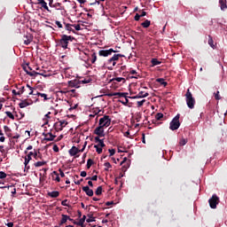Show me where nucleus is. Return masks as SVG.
<instances>
[{"label":"nucleus","instance_id":"1","mask_svg":"<svg viewBox=\"0 0 227 227\" xmlns=\"http://www.w3.org/2000/svg\"><path fill=\"white\" fill-rule=\"evenodd\" d=\"M74 40H75V37L72 35H60V39L58 41L57 45L58 47H61L62 49L67 50L69 49L68 45Z\"/></svg>","mask_w":227,"mask_h":227},{"label":"nucleus","instance_id":"2","mask_svg":"<svg viewBox=\"0 0 227 227\" xmlns=\"http://www.w3.org/2000/svg\"><path fill=\"white\" fill-rule=\"evenodd\" d=\"M185 97H186V104L189 109H194L196 99H194V98L192 97V93H191V90L189 89L187 90Z\"/></svg>","mask_w":227,"mask_h":227},{"label":"nucleus","instance_id":"3","mask_svg":"<svg viewBox=\"0 0 227 227\" xmlns=\"http://www.w3.org/2000/svg\"><path fill=\"white\" fill-rule=\"evenodd\" d=\"M169 129L170 130H178L180 129V114L176 115L170 121Z\"/></svg>","mask_w":227,"mask_h":227},{"label":"nucleus","instance_id":"4","mask_svg":"<svg viewBox=\"0 0 227 227\" xmlns=\"http://www.w3.org/2000/svg\"><path fill=\"white\" fill-rule=\"evenodd\" d=\"M111 125V117L109 115H104L102 118L99 119V126L101 127H109Z\"/></svg>","mask_w":227,"mask_h":227},{"label":"nucleus","instance_id":"5","mask_svg":"<svg viewBox=\"0 0 227 227\" xmlns=\"http://www.w3.org/2000/svg\"><path fill=\"white\" fill-rule=\"evenodd\" d=\"M208 203L211 208H217V205H219V197L214 194L212 198L209 199Z\"/></svg>","mask_w":227,"mask_h":227},{"label":"nucleus","instance_id":"6","mask_svg":"<svg viewBox=\"0 0 227 227\" xmlns=\"http://www.w3.org/2000/svg\"><path fill=\"white\" fill-rule=\"evenodd\" d=\"M68 125V122L65 120L59 121V122L54 123V128L57 132H59L60 130H63V128Z\"/></svg>","mask_w":227,"mask_h":227},{"label":"nucleus","instance_id":"7","mask_svg":"<svg viewBox=\"0 0 227 227\" xmlns=\"http://www.w3.org/2000/svg\"><path fill=\"white\" fill-rule=\"evenodd\" d=\"M113 52H118L117 51H114L113 48L109 50H100L98 51L99 56H102L103 58H107V56H111Z\"/></svg>","mask_w":227,"mask_h":227},{"label":"nucleus","instance_id":"8","mask_svg":"<svg viewBox=\"0 0 227 227\" xmlns=\"http://www.w3.org/2000/svg\"><path fill=\"white\" fill-rule=\"evenodd\" d=\"M120 58H125V55L114 54L112 58H110L107 60V65H111V63H113V61H118L120 59Z\"/></svg>","mask_w":227,"mask_h":227},{"label":"nucleus","instance_id":"9","mask_svg":"<svg viewBox=\"0 0 227 227\" xmlns=\"http://www.w3.org/2000/svg\"><path fill=\"white\" fill-rule=\"evenodd\" d=\"M92 113L96 117V121H98V116H102L104 114V110H100V108L96 107L92 109Z\"/></svg>","mask_w":227,"mask_h":227},{"label":"nucleus","instance_id":"10","mask_svg":"<svg viewBox=\"0 0 227 227\" xmlns=\"http://www.w3.org/2000/svg\"><path fill=\"white\" fill-rule=\"evenodd\" d=\"M94 134H96L99 137H104V136H106V134H104V127H101L99 125L98 128L95 129Z\"/></svg>","mask_w":227,"mask_h":227},{"label":"nucleus","instance_id":"11","mask_svg":"<svg viewBox=\"0 0 227 227\" xmlns=\"http://www.w3.org/2000/svg\"><path fill=\"white\" fill-rule=\"evenodd\" d=\"M127 95H129L128 92H114V93L108 94V97H119V98H127Z\"/></svg>","mask_w":227,"mask_h":227},{"label":"nucleus","instance_id":"12","mask_svg":"<svg viewBox=\"0 0 227 227\" xmlns=\"http://www.w3.org/2000/svg\"><path fill=\"white\" fill-rule=\"evenodd\" d=\"M43 136L44 137V141H54L56 139V135H52V133H43Z\"/></svg>","mask_w":227,"mask_h":227},{"label":"nucleus","instance_id":"13","mask_svg":"<svg viewBox=\"0 0 227 227\" xmlns=\"http://www.w3.org/2000/svg\"><path fill=\"white\" fill-rule=\"evenodd\" d=\"M148 95H150L148 92H145V91H140L137 96L134 97H129V98H146V97H148Z\"/></svg>","mask_w":227,"mask_h":227},{"label":"nucleus","instance_id":"14","mask_svg":"<svg viewBox=\"0 0 227 227\" xmlns=\"http://www.w3.org/2000/svg\"><path fill=\"white\" fill-rule=\"evenodd\" d=\"M37 4H40L41 10L43 8V10H46L47 12H51L49 9V6H47V2L45 0H37Z\"/></svg>","mask_w":227,"mask_h":227},{"label":"nucleus","instance_id":"15","mask_svg":"<svg viewBox=\"0 0 227 227\" xmlns=\"http://www.w3.org/2000/svg\"><path fill=\"white\" fill-rule=\"evenodd\" d=\"M81 84L80 81L74 80V81H69L68 82V86L70 88H79V85Z\"/></svg>","mask_w":227,"mask_h":227},{"label":"nucleus","instance_id":"16","mask_svg":"<svg viewBox=\"0 0 227 227\" xmlns=\"http://www.w3.org/2000/svg\"><path fill=\"white\" fill-rule=\"evenodd\" d=\"M82 189L87 196H90V198L93 196V191L90 189V186H83Z\"/></svg>","mask_w":227,"mask_h":227},{"label":"nucleus","instance_id":"17","mask_svg":"<svg viewBox=\"0 0 227 227\" xmlns=\"http://www.w3.org/2000/svg\"><path fill=\"white\" fill-rule=\"evenodd\" d=\"M51 178L55 182H61V178L59 177V174L58 173V171H53L51 173Z\"/></svg>","mask_w":227,"mask_h":227},{"label":"nucleus","instance_id":"18","mask_svg":"<svg viewBox=\"0 0 227 227\" xmlns=\"http://www.w3.org/2000/svg\"><path fill=\"white\" fill-rule=\"evenodd\" d=\"M77 153H79V148L73 146L70 150H69V155H71V157H74V155H77Z\"/></svg>","mask_w":227,"mask_h":227},{"label":"nucleus","instance_id":"19","mask_svg":"<svg viewBox=\"0 0 227 227\" xmlns=\"http://www.w3.org/2000/svg\"><path fill=\"white\" fill-rule=\"evenodd\" d=\"M23 69L25 70V72L27 75H30V77H36V75H38V72L29 71V70H27V67H23Z\"/></svg>","mask_w":227,"mask_h":227},{"label":"nucleus","instance_id":"20","mask_svg":"<svg viewBox=\"0 0 227 227\" xmlns=\"http://www.w3.org/2000/svg\"><path fill=\"white\" fill-rule=\"evenodd\" d=\"M18 90H20V92H17V90H12V95H14L15 97H17V95L20 96L22 95V93H24V91H26V88L24 86H21Z\"/></svg>","mask_w":227,"mask_h":227},{"label":"nucleus","instance_id":"21","mask_svg":"<svg viewBox=\"0 0 227 227\" xmlns=\"http://www.w3.org/2000/svg\"><path fill=\"white\" fill-rule=\"evenodd\" d=\"M64 25H65V29L67 31H69V33H71V32L75 33V30H74V28H72L74 25H72L70 23H66V22H64Z\"/></svg>","mask_w":227,"mask_h":227},{"label":"nucleus","instance_id":"22","mask_svg":"<svg viewBox=\"0 0 227 227\" xmlns=\"http://www.w3.org/2000/svg\"><path fill=\"white\" fill-rule=\"evenodd\" d=\"M27 106H31V103L27 102V99L21 100V102L19 104L20 109H24V107H27Z\"/></svg>","mask_w":227,"mask_h":227},{"label":"nucleus","instance_id":"23","mask_svg":"<svg viewBox=\"0 0 227 227\" xmlns=\"http://www.w3.org/2000/svg\"><path fill=\"white\" fill-rule=\"evenodd\" d=\"M86 221V215H83L82 218L79 220V222H74V224H77V226L84 227V222Z\"/></svg>","mask_w":227,"mask_h":227},{"label":"nucleus","instance_id":"24","mask_svg":"<svg viewBox=\"0 0 227 227\" xmlns=\"http://www.w3.org/2000/svg\"><path fill=\"white\" fill-rule=\"evenodd\" d=\"M68 219H70V216H68L67 215H62V218H61V221L59 223V226L65 224L67 223V221H68Z\"/></svg>","mask_w":227,"mask_h":227},{"label":"nucleus","instance_id":"25","mask_svg":"<svg viewBox=\"0 0 227 227\" xmlns=\"http://www.w3.org/2000/svg\"><path fill=\"white\" fill-rule=\"evenodd\" d=\"M156 82H160L161 86H164L166 88L168 86V82L164 80V78H158L156 79Z\"/></svg>","mask_w":227,"mask_h":227},{"label":"nucleus","instance_id":"26","mask_svg":"<svg viewBox=\"0 0 227 227\" xmlns=\"http://www.w3.org/2000/svg\"><path fill=\"white\" fill-rule=\"evenodd\" d=\"M4 189H8V191H11L12 194H17V189H15L13 185L4 186Z\"/></svg>","mask_w":227,"mask_h":227},{"label":"nucleus","instance_id":"27","mask_svg":"<svg viewBox=\"0 0 227 227\" xmlns=\"http://www.w3.org/2000/svg\"><path fill=\"white\" fill-rule=\"evenodd\" d=\"M48 196H50V198H58L59 196V192L58 191L50 192H48Z\"/></svg>","mask_w":227,"mask_h":227},{"label":"nucleus","instance_id":"28","mask_svg":"<svg viewBox=\"0 0 227 227\" xmlns=\"http://www.w3.org/2000/svg\"><path fill=\"white\" fill-rule=\"evenodd\" d=\"M4 130L6 134V136H8V137H12V129H10V127L4 126Z\"/></svg>","mask_w":227,"mask_h":227},{"label":"nucleus","instance_id":"29","mask_svg":"<svg viewBox=\"0 0 227 227\" xmlns=\"http://www.w3.org/2000/svg\"><path fill=\"white\" fill-rule=\"evenodd\" d=\"M91 81H93L91 79V77H87V78L80 81V84H90V82H91Z\"/></svg>","mask_w":227,"mask_h":227},{"label":"nucleus","instance_id":"30","mask_svg":"<svg viewBox=\"0 0 227 227\" xmlns=\"http://www.w3.org/2000/svg\"><path fill=\"white\" fill-rule=\"evenodd\" d=\"M151 63H152V67H157V65H160V63L162 62H160L157 59H152Z\"/></svg>","mask_w":227,"mask_h":227},{"label":"nucleus","instance_id":"31","mask_svg":"<svg viewBox=\"0 0 227 227\" xmlns=\"http://www.w3.org/2000/svg\"><path fill=\"white\" fill-rule=\"evenodd\" d=\"M38 75H42L43 77H51V74L47 73L45 70H41L38 73Z\"/></svg>","mask_w":227,"mask_h":227},{"label":"nucleus","instance_id":"32","mask_svg":"<svg viewBox=\"0 0 227 227\" xmlns=\"http://www.w3.org/2000/svg\"><path fill=\"white\" fill-rule=\"evenodd\" d=\"M36 95H37V97H41L42 98H43V100L50 99L49 98H47V94H45V93H41V92L36 91Z\"/></svg>","mask_w":227,"mask_h":227},{"label":"nucleus","instance_id":"33","mask_svg":"<svg viewBox=\"0 0 227 227\" xmlns=\"http://www.w3.org/2000/svg\"><path fill=\"white\" fill-rule=\"evenodd\" d=\"M47 164V161H37L34 163L35 168H41V166H45Z\"/></svg>","mask_w":227,"mask_h":227},{"label":"nucleus","instance_id":"34","mask_svg":"<svg viewBox=\"0 0 227 227\" xmlns=\"http://www.w3.org/2000/svg\"><path fill=\"white\" fill-rule=\"evenodd\" d=\"M151 21L148 20H145L144 22L141 23V26H143L145 29L147 27H150Z\"/></svg>","mask_w":227,"mask_h":227},{"label":"nucleus","instance_id":"35","mask_svg":"<svg viewBox=\"0 0 227 227\" xmlns=\"http://www.w3.org/2000/svg\"><path fill=\"white\" fill-rule=\"evenodd\" d=\"M97 61V53H92L91 57H90V63H92V65H94V63H96Z\"/></svg>","mask_w":227,"mask_h":227},{"label":"nucleus","instance_id":"36","mask_svg":"<svg viewBox=\"0 0 227 227\" xmlns=\"http://www.w3.org/2000/svg\"><path fill=\"white\" fill-rule=\"evenodd\" d=\"M34 159H35V160H38L39 159H42V154H40V152L35 151Z\"/></svg>","mask_w":227,"mask_h":227},{"label":"nucleus","instance_id":"37","mask_svg":"<svg viewBox=\"0 0 227 227\" xmlns=\"http://www.w3.org/2000/svg\"><path fill=\"white\" fill-rule=\"evenodd\" d=\"M155 118L158 121H160L162 120V118H164V114L162 113H158L156 115H155Z\"/></svg>","mask_w":227,"mask_h":227},{"label":"nucleus","instance_id":"38","mask_svg":"<svg viewBox=\"0 0 227 227\" xmlns=\"http://www.w3.org/2000/svg\"><path fill=\"white\" fill-rule=\"evenodd\" d=\"M219 3H220L221 10H226V8H227L226 3H224V1H223V0H220Z\"/></svg>","mask_w":227,"mask_h":227},{"label":"nucleus","instance_id":"39","mask_svg":"<svg viewBox=\"0 0 227 227\" xmlns=\"http://www.w3.org/2000/svg\"><path fill=\"white\" fill-rule=\"evenodd\" d=\"M94 164H95V162L93 161V160L89 159L87 160V169H90V168H91V166L94 165Z\"/></svg>","mask_w":227,"mask_h":227},{"label":"nucleus","instance_id":"40","mask_svg":"<svg viewBox=\"0 0 227 227\" xmlns=\"http://www.w3.org/2000/svg\"><path fill=\"white\" fill-rule=\"evenodd\" d=\"M208 45L214 49V39L211 37V35H208V41H207Z\"/></svg>","mask_w":227,"mask_h":227},{"label":"nucleus","instance_id":"41","mask_svg":"<svg viewBox=\"0 0 227 227\" xmlns=\"http://www.w3.org/2000/svg\"><path fill=\"white\" fill-rule=\"evenodd\" d=\"M96 196H100L102 194V186H98L95 192Z\"/></svg>","mask_w":227,"mask_h":227},{"label":"nucleus","instance_id":"42","mask_svg":"<svg viewBox=\"0 0 227 227\" xmlns=\"http://www.w3.org/2000/svg\"><path fill=\"white\" fill-rule=\"evenodd\" d=\"M94 148L96 149L97 153H98V154L102 153L103 147H100L99 145H95Z\"/></svg>","mask_w":227,"mask_h":227},{"label":"nucleus","instance_id":"43","mask_svg":"<svg viewBox=\"0 0 227 227\" xmlns=\"http://www.w3.org/2000/svg\"><path fill=\"white\" fill-rule=\"evenodd\" d=\"M6 116H8V118H10L11 120H15V116L13 115V114H12V112H5Z\"/></svg>","mask_w":227,"mask_h":227},{"label":"nucleus","instance_id":"44","mask_svg":"<svg viewBox=\"0 0 227 227\" xmlns=\"http://www.w3.org/2000/svg\"><path fill=\"white\" fill-rule=\"evenodd\" d=\"M179 145H180L181 146H185V145H187V139L182 138V139L179 141Z\"/></svg>","mask_w":227,"mask_h":227},{"label":"nucleus","instance_id":"45","mask_svg":"<svg viewBox=\"0 0 227 227\" xmlns=\"http://www.w3.org/2000/svg\"><path fill=\"white\" fill-rule=\"evenodd\" d=\"M104 166H105V168H105V171H108L109 168H113V166L109 162L104 163Z\"/></svg>","mask_w":227,"mask_h":227},{"label":"nucleus","instance_id":"46","mask_svg":"<svg viewBox=\"0 0 227 227\" xmlns=\"http://www.w3.org/2000/svg\"><path fill=\"white\" fill-rule=\"evenodd\" d=\"M31 159L32 158L27 155L25 157V161H24L25 166H27V164H29V161L31 160Z\"/></svg>","mask_w":227,"mask_h":227},{"label":"nucleus","instance_id":"47","mask_svg":"<svg viewBox=\"0 0 227 227\" xmlns=\"http://www.w3.org/2000/svg\"><path fill=\"white\" fill-rule=\"evenodd\" d=\"M113 81H116V82H121V81H123V82H125V78L116 77V78H114Z\"/></svg>","mask_w":227,"mask_h":227},{"label":"nucleus","instance_id":"48","mask_svg":"<svg viewBox=\"0 0 227 227\" xmlns=\"http://www.w3.org/2000/svg\"><path fill=\"white\" fill-rule=\"evenodd\" d=\"M97 145L99 146L100 148H106V144H104V139H101Z\"/></svg>","mask_w":227,"mask_h":227},{"label":"nucleus","instance_id":"49","mask_svg":"<svg viewBox=\"0 0 227 227\" xmlns=\"http://www.w3.org/2000/svg\"><path fill=\"white\" fill-rule=\"evenodd\" d=\"M146 102V99H143L141 101H137V107H143V105Z\"/></svg>","mask_w":227,"mask_h":227},{"label":"nucleus","instance_id":"50","mask_svg":"<svg viewBox=\"0 0 227 227\" xmlns=\"http://www.w3.org/2000/svg\"><path fill=\"white\" fill-rule=\"evenodd\" d=\"M215 100H221V95H219V90L214 93Z\"/></svg>","mask_w":227,"mask_h":227},{"label":"nucleus","instance_id":"51","mask_svg":"<svg viewBox=\"0 0 227 227\" xmlns=\"http://www.w3.org/2000/svg\"><path fill=\"white\" fill-rule=\"evenodd\" d=\"M7 175L4 171H0V180L6 178Z\"/></svg>","mask_w":227,"mask_h":227},{"label":"nucleus","instance_id":"52","mask_svg":"<svg viewBox=\"0 0 227 227\" xmlns=\"http://www.w3.org/2000/svg\"><path fill=\"white\" fill-rule=\"evenodd\" d=\"M73 27H74V29L76 30V31H81V25L80 24H77V25H73Z\"/></svg>","mask_w":227,"mask_h":227},{"label":"nucleus","instance_id":"53","mask_svg":"<svg viewBox=\"0 0 227 227\" xmlns=\"http://www.w3.org/2000/svg\"><path fill=\"white\" fill-rule=\"evenodd\" d=\"M108 152L110 153V157H113V155H114V153H116V150H114V149H109Z\"/></svg>","mask_w":227,"mask_h":227},{"label":"nucleus","instance_id":"54","mask_svg":"<svg viewBox=\"0 0 227 227\" xmlns=\"http://www.w3.org/2000/svg\"><path fill=\"white\" fill-rule=\"evenodd\" d=\"M67 202H68V200H62V201H61L62 207H68Z\"/></svg>","mask_w":227,"mask_h":227},{"label":"nucleus","instance_id":"55","mask_svg":"<svg viewBox=\"0 0 227 227\" xmlns=\"http://www.w3.org/2000/svg\"><path fill=\"white\" fill-rule=\"evenodd\" d=\"M55 24H56V26H58V27H59L60 29L63 27V24H61V22L59 21V20L55 21Z\"/></svg>","mask_w":227,"mask_h":227},{"label":"nucleus","instance_id":"56","mask_svg":"<svg viewBox=\"0 0 227 227\" xmlns=\"http://www.w3.org/2000/svg\"><path fill=\"white\" fill-rule=\"evenodd\" d=\"M53 152H55L56 153H58V152H59V147H58V145H53Z\"/></svg>","mask_w":227,"mask_h":227},{"label":"nucleus","instance_id":"57","mask_svg":"<svg viewBox=\"0 0 227 227\" xmlns=\"http://www.w3.org/2000/svg\"><path fill=\"white\" fill-rule=\"evenodd\" d=\"M59 173L61 178H65V172H63V170L61 168L59 169Z\"/></svg>","mask_w":227,"mask_h":227},{"label":"nucleus","instance_id":"58","mask_svg":"<svg viewBox=\"0 0 227 227\" xmlns=\"http://www.w3.org/2000/svg\"><path fill=\"white\" fill-rule=\"evenodd\" d=\"M95 222V218L93 216H90V218L87 219V223H93Z\"/></svg>","mask_w":227,"mask_h":227},{"label":"nucleus","instance_id":"59","mask_svg":"<svg viewBox=\"0 0 227 227\" xmlns=\"http://www.w3.org/2000/svg\"><path fill=\"white\" fill-rule=\"evenodd\" d=\"M90 180H92V182H97V180H98V176H93L90 177Z\"/></svg>","mask_w":227,"mask_h":227},{"label":"nucleus","instance_id":"60","mask_svg":"<svg viewBox=\"0 0 227 227\" xmlns=\"http://www.w3.org/2000/svg\"><path fill=\"white\" fill-rule=\"evenodd\" d=\"M134 19H135V20L138 21L139 19H141L140 14H139V13H137V14L135 15Z\"/></svg>","mask_w":227,"mask_h":227},{"label":"nucleus","instance_id":"61","mask_svg":"<svg viewBox=\"0 0 227 227\" xmlns=\"http://www.w3.org/2000/svg\"><path fill=\"white\" fill-rule=\"evenodd\" d=\"M87 145H88V142H85L84 145H83V147L81 150H79V152H81V153L84 152V150L86 149Z\"/></svg>","mask_w":227,"mask_h":227},{"label":"nucleus","instance_id":"62","mask_svg":"<svg viewBox=\"0 0 227 227\" xmlns=\"http://www.w3.org/2000/svg\"><path fill=\"white\" fill-rule=\"evenodd\" d=\"M29 43H31V39H27L24 41L25 45H29Z\"/></svg>","mask_w":227,"mask_h":227},{"label":"nucleus","instance_id":"63","mask_svg":"<svg viewBox=\"0 0 227 227\" xmlns=\"http://www.w3.org/2000/svg\"><path fill=\"white\" fill-rule=\"evenodd\" d=\"M88 175V173H86V171H82L80 176H82L83 178L86 177V176Z\"/></svg>","mask_w":227,"mask_h":227},{"label":"nucleus","instance_id":"64","mask_svg":"<svg viewBox=\"0 0 227 227\" xmlns=\"http://www.w3.org/2000/svg\"><path fill=\"white\" fill-rule=\"evenodd\" d=\"M94 140H95V143H98V142H100L102 139H100V137L98 136V137H95Z\"/></svg>","mask_w":227,"mask_h":227}]
</instances>
